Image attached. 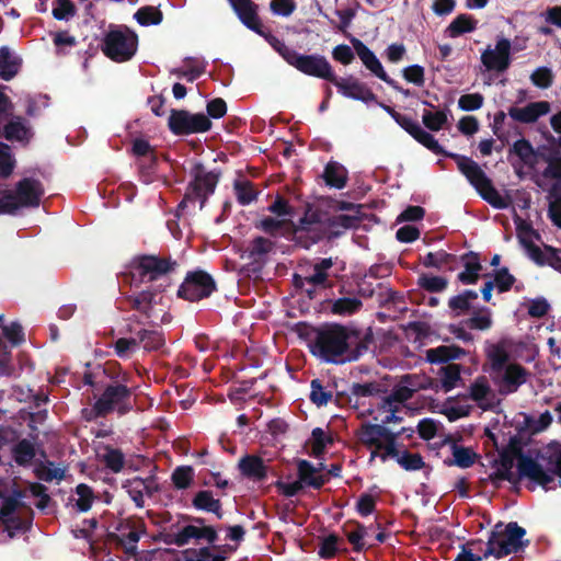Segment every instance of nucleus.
Here are the masks:
<instances>
[{
    "mask_svg": "<svg viewBox=\"0 0 561 561\" xmlns=\"http://www.w3.org/2000/svg\"><path fill=\"white\" fill-rule=\"evenodd\" d=\"M308 343L310 353L329 364L356 360L374 342L370 330L362 335L360 331L335 322L313 328Z\"/></svg>",
    "mask_w": 561,
    "mask_h": 561,
    "instance_id": "f257e3e1",
    "label": "nucleus"
},
{
    "mask_svg": "<svg viewBox=\"0 0 561 561\" xmlns=\"http://www.w3.org/2000/svg\"><path fill=\"white\" fill-rule=\"evenodd\" d=\"M413 138L431 150L433 153L444 156L454 160L460 173L467 181L476 188L479 195L488 202L492 207L504 209L507 203L494 187L491 179L485 174L481 167L467 156L455 152L446 151L428 131L424 130L422 126L413 136Z\"/></svg>",
    "mask_w": 561,
    "mask_h": 561,
    "instance_id": "f03ea898",
    "label": "nucleus"
},
{
    "mask_svg": "<svg viewBox=\"0 0 561 561\" xmlns=\"http://www.w3.org/2000/svg\"><path fill=\"white\" fill-rule=\"evenodd\" d=\"M102 373L110 382L104 386L103 392L92 405L88 421L105 417L116 411L119 415H125L133 410V389L128 387L130 375L123 371L119 364L107 363Z\"/></svg>",
    "mask_w": 561,
    "mask_h": 561,
    "instance_id": "7ed1b4c3",
    "label": "nucleus"
},
{
    "mask_svg": "<svg viewBox=\"0 0 561 561\" xmlns=\"http://www.w3.org/2000/svg\"><path fill=\"white\" fill-rule=\"evenodd\" d=\"M546 149V146L534 148L531 142L526 138H520L514 141L508 149V157L514 154L517 157L518 162H511L516 174L522 178V169L528 168L530 171H536L539 160L547 163V167L541 172V176L547 180L561 181V152L550 151L549 153L540 152V149Z\"/></svg>",
    "mask_w": 561,
    "mask_h": 561,
    "instance_id": "20e7f679",
    "label": "nucleus"
},
{
    "mask_svg": "<svg viewBox=\"0 0 561 561\" xmlns=\"http://www.w3.org/2000/svg\"><path fill=\"white\" fill-rule=\"evenodd\" d=\"M525 535V528L516 522H510L506 525L497 523L489 534L485 551L482 554H476V557L484 561L489 557L501 559L511 553L523 551L529 545V540H523Z\"/></svg>",
    "mask_w": 561,
    "mask_h": 561,
    "instance_id": "39448f33",
    "label": "nucleus"
},
{
    "mask_svg": "<svg viewBox=\"0 0 561 561\" xmlns=\"http://www.w3.org/2000/svg\"><path fill=\"white\" fill-rule=\"evenodd\" d=\"M178 262L171 257L142 254L133 259L129 271L121 274L124 284L138 288L141 284L152 283L173 272Z\"/></svg>",
    "mask_w": 561,
    "mask_h": 561,
    "instance_id": "423d86ee",
    "label": "nucleus"
},
{
    "mask_svg": "<svg viewBox=\"0 0 561 561\" xmlns=\"http://www.w3.org/2000/svg\"><path fill=\"white\" fill-rule=\"evenodd\" d=\"M517 472L519 478H527L545 490H552L556 485L554 476L561 478V445L552 449L548 456V470L530 456L519 453L517 456Z\"/></svg>",
    "mask_w": 561,
    "mask_h": 561,
    "instance_id": "0eeeda50",
    "label": "nucleus"
},
{
    "mask_svg": "<svg viewBox=\"0 0 561 561\" xmlns=\"http://www.w3.org/2000/svg\"><path fill=\"white\" fill-rule=\"evenodd\" d=\"M192 180L187 184L183 199L176 207V216L183 211L188 203L199 202V208L203 209L208 197L214 194L219 182V171H206L202 162H195L190 171Z\"/></svg>",
    "mask_w": 561,
    "mask_h": 561,
    "instance_id": "6e6552de",
    "label": "nucleus"
},
{
    "mask_svg": "<svg viewBox=\"0 0 561 561\" xmlns=\"http://www.w3.org/2000/svg\"><path fill=\"white\" fill-rule=\"evenodd\" d=\"M408 431L413 433V430L404 427L400 432H392L385 425L364 422L356 430L355 435L364 446L382 449L380 459L385 462L389 456H396L394 444L398 443L399 436Z\"/></svg>",
    "mask_w": 561,
    "mask_h": 561,
    "instance_id": "1a4fd4ad",
    "label": "nucleus"
},
{
    "mask_svg": "<svg viewBox=\"0 0 561 561\" xmlns=\"http://www.w3.org/2000/svg\"><path fill=\"white\" fill-rule=\"evenodd\" d=\"M22 493L15 492V495H1L0 494V522L3 525V530L8 533L10 538H13L16 533H25L32 526L33 512L28 510L26 516L16 514V510L23 506L20 501Z\"/></svg>",
    "mask_w": 561,
    "mask_h": 561,
    "instance_id": "9d476101",
    "label": "nucleus"
},
{
    "mask_svg": "<svg viewBox=\"0 0 561 561\" xmlns=\"http://www.w3.org/2000/svg\"><path fill=\"white\" fill-rule=\"evenodd\" d=\"M138 47V36L130 30L110 31L102 44L103 54L115 62H125L130 60Z\"/></svg>",
    "mask_w": 561,
    "mask_h": 561,
    "instance_id": "9b49d317",
    "label": "nucleus"
},
{
    "mask_svg": "<svg viewBox=\"0 0 561 561\" xmlns=\"http://www.w3.org/2000/svg\"><path fill=\"white\" fill-rule=\"evenodd\" d=\"M217 290L214 277L203 270L188 271L178 289V297L196 302L208 298Z\"/></svg>",
    "mask_w": 561,
    "mask_h": 561,
    "instance_id": "f8f14e48",
    "label": "nucleus"
},
{
    "mask_svg": "<svg viewBox=\"0 0 561 561\" xmlns=\"http://www.w3.org/2000/svg\"><path fill=\"white\" fill-rule=\"evenodd\" d=\"M213 123L204 113H191L187 110L172 108L168 127L175 136L202 134L211 129Z\"/></svg>",
    "mask_w": 561,
    "mask_h": 561,
    "instance_id": "ddd939ff",
    "label": "nucleus"
},
{
    "mask_svg": "<svg viewBox=\"0 0 561 561\" xmlns=\"http://www.w3.org/2000/svg\"><path fill=\"white\" fill-rule=\"evenodd\" d=\"M288 65L293 66L304 75L323 79L329 82H332L335 77V72L331 64L322 55H301L296 50L288 61Z\"/></svg>",
    "mask_w": 561,
    "mask_h": 561,
    "instance_id": "4468645a",
    "label": "nucleus"
},
{
    "mask_svg": "<svg viewBox=\"0 0 561 561\" xmlns=\"http://www.w3.org/2000/svg\"><path fill=\"white\" fill-rule=\"evenodd\" d=\"M331 83L337 88L339 93L344 98L360 101L366 104L377 102V95L374 91L365 82L354 76L339 78L335 75Z\"/></svg>",
    "mask_w": 561,
    "mask_h": 561,
    "instance_id": "2eb2a0df",
    "label": "nucleus"
},
{
    "mask_svg": "<svg viewBox=\"0 0 561 561\" xmlns=\"http://www.w3.org/2000/svg\"><path fill=\"white\" fill-rule=\"evenodd\" d=\"M529 371L517 363L508 364L501 373L491 378L499 386L500 393L516 392L527 381Z\"/></svg>",
    "mask_w": 561,
    "mask_h": 561,
    "instance_id": "dca6fc26",
    "label": "nucleus"
},
{
    "mask_svg": "<svg viewBox=\"0 0 561 561\" xmlns=\"http://www.w3.org/2000/svg\"><path fill=\"white\" fill-rule=\"evenodd\" d=\"M481 61L488 70L505 71L511 65V42L501 38L496 42L495 49H486L481 55Z\"/></svg>",
    "mask_w": 561,
    "mask_h": 561,
    "instance_id": "f3484780",
    "label": "nucleus"
},
{
    "mask_svg": "<svg viewBox=\"0 0 561 561\" xmlns=\"http://www.w3.org/2000/svg\"><path fill=\"white\" fill-rule=\"evenodd\" d=\"M43 195V184L36 179L24 178L16 183L15 196L22 207H37Z\"/></svg>",
    "mask_w": 561,
    "mask_h": 561,
    "instance_id": "a211bd4d",
    "label": "nucleus"
},
{
    "mask_svg": "<svg viewBox=\"0 0 561 561\" xmlns=\"http://www.w3.org/2000/svg\"><path fill=\"white\" fill-rule=\"evenodd\" d=\"M289 232V239L294 241L295 245L306 250L319 243L328 234L325 229L306 225L300 226L296 222H290Z\"/></svg>",
    "mask_w": 561,
    "mask_h": 561,
    "instance_id": "6ab92c4d",
    "label": "nucleus"
},
{
    "mask_svg": "<svg viewBox=\"0 0 561 561\" xmlns=\"http://www.w3.org/2000/svg\"><path fill=\"white\" fill-rule=\"evenodd\" d=\"M119 534H111L110 538L112 541L124 548V552L130 557H134L138 552L137 543L141 537V534L145 533V526L136 527L130 524H119L117 527Z\"/></svg>",
    "mask_w": 561,
    "mask_h": 561,
    "instance_id": "aec40b11",
    "label": "nucleus"
},
{
    "mask_svg": "<svg viewBox=\"0 0 561 561\" xmlns=\"http://www.w3.org/2000/svg\"><path fill=\"white\" fill-rule=\"evenodd\" d=\"M160 291L161 289L147 288L137 294L125 296V301L131 310L140 312L146 319L152 321L154 318L153 309L158 304L157 296Z\"/></svg>",
    "mask_w": 561,
    "mask_h": 561,
    "instance_id": "412c9836",
    "label": "nucleus"
},
{
    "mask_svg": "<svg viewBox=\"0 0 561 561\" xmlns=\"http://www.w3.org/2000/svg\"><path fill=\"white\" fill-rule=\"evenodd\" d=\"M414 379L413 375L402 376L400 382L392 388L391 392L381 399L380 408L399 407V404L411 399L416 391Z\"/></svg>",
    "mask_w": 561,
    "mask_h": 561,
    "instance_id": "4be33fe9",
    "label": "nucleus"
},
{
    "mask_svg": "<svg viewBox=\"0 0 561 561\" xmlns=\"http://www.w3.org/2000/svg\"><path fill=\"white\" fill-rule=\"evenodd\" d=\"M351 43L364 66L383 82H389V76L375 53L356 37H353Z\"/></svg>",
    "mask_w": 561,
    "mask_h": 561,
    "instance_id": "5701e85b",
    "label": "nucleus"
},
{
    "mask_svg": "<svg viewBox=\"0 0 561 561\" xmlns=\"http://www.w3.org/2000/svg\"><path fill=\"white\" fill-rule=\"evenodd\" d=\"M239 20L251 31L261 32L257 5L252 0H228Z\"/></svg>",
    "mask_w": 561,
    "mask_h": 561,
    "instance_id": "b1692460",
    "label": "nucleus"
},
{
    "mask_svg": "<svg viewBox=\"0 0 561 561\" xmlns=\"http://www.w3.org/2000/svg\"><path fill=\"white\" fill-rule=\"evenodd\" d=\"M550 103L547 101L531 102L524 107L511 106L508 115L516 122L524 124L535 123L540 116L548 114Z\"/></svg>",
    "mask_w": 561,
    "mask_h": 561,
    "instance_id": "393cba45",
    "label": "nucleus"
},
{
    "mask_svg": "<svg viewBox=\"0 0 561 561\" xmlns=\"http://www.w3.org/2000/svg\"><path fill=\"white\" fill-rule=\"evenodd\" d=\"M297 477L304 488L308 486L314 490H320L329 482L328 474L319 473V469L306 459L297 461Z\"/></svg>",
    "mask_w": 561,
    "mask_h": 561,
    "instance_id": "a878e982",
    "label": "nucleus"
},
{
    "mask_svg": "<svg viewBox=\"0 0 561 561\" xmlns=\"http://www.w3.org/2000/svg\"><path fill=\"white\" fill-rule=\"evenodd\" d=\"M240 473L250 480L262 482L267 479L268 468L256 455H245L238 462Z\"/></svg>",
    "mask_w": 561,
    "mask_h": 561,
    "instance_id": "bb28decb",
    "label": "nucleus"
},
{
    "mask_svg": "<svg viewBox=\"0 0 561 561\" xmlns=\"http://www.w3.org/2000/svg\"><path fill=\"white\" fill-rule=\"evenodd\" d=\"M334 265L332 257L320 259L317 263L311 266V273L306 275L304 279H307L308 286L330 288L332 282L329 279V271Z\"/></svg>",
    "mask_w": 561,
    "mask_h": 561,
    "instance_id": "cd10ccee",
    "label": "nucleus"
},
{
    "mask_svg": "<svg viewBox=\"0 0 561 561\" xmlns=\"http://www.w3.org/2000/svg\"><path fill=\"white\" fill-rule=\"evenodd\" d=\"M460 259L463 263L465 270L458 274V280L463 285L476 284L479 280L480 272L482 271L479 254L470 251L462 254Z\"/></svg>",
    "mask_w": 561,
    "mask_h": 561,
    "instance_id": "c85d7f7f",
    "label": "nucleus"
},
{
    "mask_svg": "<svg viewBox=\"0 0 561 561\" xmlns=\"http://www.w3.org/2000/svg\"><path fill=\"white\" fill-rule=\"evenodd\" d=\"M488 363L490 365V377L501 373L510 363V354L506 351L504 342L489 344L485 350Z\"/></svg>",
    "mask_w": 561,
    "mask_h": 561,
    "instance_id": "c756f323",
    "label": "nucleus"
},
{
    "mask_svg": "<svg viewBox=\"0 0 561 561\" xmlns=\"http://www.w3.org/2000/svg\"><path fill=\"white\" fill-rule=\"evenodd\" d=\"M467 352L458 345H439L426 351V359L431 364H451L450 360L459 359Z\"/></svg>",
    "mask_w": 561,
    "mask_h": 561,
    "instance_id": "7c9ffc66",
    "label": "nucleus"
},
{
    "mask_svg": "<svg viewBox=\"0 0 561 561\" xmlns=\"http://www.w3.org/2000/svg\"><path fill=\"white\" fill-rule=\"evenodd\" d=\"M192 505L197 511L213 513L218 519L224 516L222 504L219 499H215L209 490H202L195 493L192 499Z\"/></svg>",
    "mask_w": 561,
    "mask_h": 561,
    "instance_id": "2f4dec72",
    "label": "nucleus"
},
{
    "mask_svg": "<svg viewBox=\"0 0 561 561\" xmlns=\"http://www.w3.org/2000/svg\"><path fill=\"white\" fill-rule=\"evenodd\" d=\"M322 178L328 186L342 190L346 186L348 173L341 163L329 161L324 167Z\"/></svg>",
    "mask_w": 561,
    "mask_h": 561,
    "instance_id": "473e14b6",
    "label": "nucleus"
},
{
    "mask_svg": "<svg viewBox=\"0 0 561 561\" xmlns=\"http://www.w3.org/2000/svg\"><path fill=\"white\" fill-rule=\"evenodd\" d=\"M461 369L462 366L455 363L439 367L437 370V383H439V387L444 392L451 391L457 386L458 381L461 380ZM436 387H438V385H436Z\"/></svg>",
    "mask_w": 561,
    "mask_h": 561,
    "instance_id": "72a5a7b5",
    "label": "nucleus"
},
{
    "mask_svg": "<svg viewBox=\"0 0 561 561\" xmlns=\"http://www.w3.org/2000/svg\"><path fill=\"white\" fill-rule=\"evenodd\" d=\"M291 219H278L274 217H264L260 221L255 222V228L262 230L271 237L283 236L289 238V227Z\"/></svg>",
    "mask_w": 561,
    "mask_h": 561,
    "instance_id": "f704fd0d",
    "label": "nucleus"
},
{
    "mask_svg": "<svg viewBox=\"0 0 561 561\" xmlns=\"http://www.w3.org/2000/svg\"><path fill=\"white\" fill-rule=\"evenodd\" d=\"M22 65L21 58L13 56L8 46L0 47V79L10 81L13 79Z\"/></svg>",
    "mask_w": 561,
    "mask_h": 561,
    "instance_id": "c9c22d12",
    "label": "nucleus"
},
{
    "mask_svg": "<svg viewBox=\"0 0 561 561\" xmlns=\"http://www.w3.org/2000/svg\"><path fill=\"white\" fill-rule=\"evenodd\" d=\"M183 537L185 539V545H187L192 539H196L205 540L209 545L214 546L218 539V534L216 528L213 526L186 525L183 527Z\"/></svg>",
    "mask_w": 561,
    "mask_h": 561,
    "instance_id": "e433bc0d",
    "label": "nucleus"
},
{
    "mask_svg": "<svg viewBox=\"0 0 561 561\" xmlns=\"http://www.w3.org/2000/svg\"><path fill=\"white\" fill-rule=\"evenodd\" d=\"M514 466L513 459L508 456H502L500 461V468L489 476L490 481L495 486H499L500 481H508L510 483L517 485L522 478L515 476L512 471Z\"/></svg>",
    "mask_w": 561,
    "mask_h": 561,
    "instance_id": "4c0bfd02",
    "label": "nucleus"
},
{
    "mask_svg": "<svg viewBox=\"0 0 561 561\" xmlns=\"http://www.w3.org/2000/svg\"><path fill=\"white\" fill-rule=\"evenodd\" d=\"M275 243L265 237H255L248 245L245 252L252 262H262L273 251Z\"/></svg>",
    "mask_w": 561,
    "mask_h": 561,
    "instance_id": "58836bf2",
    "label": "nucleus"
},
{
    "mask_svg": "<svg viewBox=\"0 0 561 561\" xmlns=\"http://www.w3.org/2000/svg\"><path fill=\"white\" fill-rule=\"evenodd\" d=\"M396 456H389V458H393L397 462L407 471H417L425 467V462L423 457L415 453H410L409 450L400 451L398 448V444H394Z\"/></svg>",
    "mask_w": 561,
    "mask_h": 561,
    "instance_id": "ea45409f",
    "label": "nucleus"
},
{
    "mask_svg": "<svg viewBox=\"0 0 561 561\" xmlns=\"http://www.w3.org/2000/svg\"><path fill=\"white\" fill-rule=\"evenodd\" d=\"M451 451L453 459L445 460L447 466L469 468L476 462L477 454L471 448L453 443Z\"/></svg>",
    "mask_w": 561,
    "mask_h": 561,
    "instance_id": "a19ab883",
    "label": "nucleus"
},
{
    "mask_svg": "<svg viewBox=\"0 0 561 561\" xmlns=\"http://www.w3.org/2000/svg\"><path fill=\"white\" fill-rule=\"evenodd\" d=\"M3 136L9 141L28 140L30 128L26 126L24 118L15 116L4 126Z\"/></svg>",
    "mask_w": 561,
    "mask_h": 561,
    "instance_id": "79ce46f5",
    "label": "nucleus"
},
{
    "mask_svg": "<svg viewBox=\"0 0 561 561\" xmlns=\"http://www.w3.org/2000/svg\"><path fill=\"white\" fill-rule=\"evenodd\" d=\"M12 458L19 466H28L36 456L35 446L26 438L19 440L12 447Z\"/></svg>",
    "mask_w": 561,
    "mask_h": 561,
    "instance_id": "37998d69",
    "label": "nucleus"
},
{
    "mask_svg": "<svg viewBox=\"0 0 561 561\" xmlns=\"http://www.w3.org/2000/svg\"><path fill=\"white\" fill-rule=\"evenodd\" d=\"M478 21L469 14L457 15L447 27L450 37H458L465 33L473 32L477 28Z\"/></svg>",
    "mask_w": 561,
    "mask_h": 561,
    "instance_id": "c03bdc74",
    "label": "nucleus"
},
{
    "mask_svg": "<svg viewBox=\"0 0 561 561\" xmlns=\"http://www.w3.org/2000/svg\"><path fill=\"white\" fill-rule=\"evenodd\" d=\"M139 344L147 352L158 351L164 345V336L161 331L141 329L136 334Z\"/></svg>",
    "mask_w": 561,
    "mask_h": 561,
    "instance_id": "a18cd8bd",
    "label": "nucleus"
},
{
    "mask_svg": "<svg viewBox=\"0 0 561 561\" xmlns=\"http://www.w3.org/2000/svg\"><path fill=\"white\" fill-rule=\"evenodd\" d=\"M359 217L345 214L327 217L328 230H331V234L333 237H337L342 233V231L335 229L356 228L359 225Z\"/></svg>",
    "mask_w": 561,
    "mask_h": 561,
    "instance_id": "49530a36",
    "label": "nucleus"
},
{
    "mask_svg": "<svg viewBox=\"0 0 561 561\" xmlns=\"http://www.w3.org/2000/svg\"><path fill=\"white\" fill-rule=\"evenodd\" d=\"M363 304L356 297H342L332 302L331 311L337 316H351L360 310Z\"/></svg>",
    "mask_w": 561,
    "mask_h": 561,
    "instance_id": "de8ad7c7",
    "label": "nucleus"
},
{
    "mask_svg": "<svg viewBox=\"0 0 561 561\" xmlns=\"http://www.w3.org/2000/svg\"><path fill=\"white\" fill-rule=\"evenodd\" d=\"M462 324L470 330H489L493 324L490 309L483 307L479 312H474L470 318L463 320Z\"/></svg>",
    "mask_w": 561,
    "mask_h": 561,
    "instance_id": "09e8293b",
    "label": "nucleus"
},
{
    "mask_svg": "<svg viewBox=\"0 0 561 561\" xmlns=\"http://www.w3.org/2000/svg\"><path fill=\"white\" fill-rule=\"evenodd\" d=\"M456 261L457 256L455 254L448 253L444 250H439L437 252H428L423 257L422 263L425 267H434L440 270L444 266L455 263Z\"/></svg>",
    "mask_w": 561,
    "mask_h": 561,
    "instance_id": "8fccbe9b",
    "label": "nucleus"
},
{
    "mask_svg": "<svg viewBox=\"0 0 561 561\" xmlns=\"http://www.w3.org/2000/svg\"><path fill=\"white\" fill-rule=\"evenodd\" d=\"M237 201L240 205L245 206L251 204L257 198V192L255 191L252 182L249 180L236 181L233 184Z\"/></svg>",
    "mask_w": 561,
    "mask_h": 561,
    "instance_id": "3c124183",
    "label": "nucleus"
},
{
    "mask_svg": "<svg viewBox=\"0 0 561 561\" xmlns=\"http://www.w3.org/2000/svg\"><path fill=\"white\" fill-rule=\"evenodd\" d=\"M134 18L144 26L158 25L162 22L163 13L158 8L146 5L138 9Z\"/></svg>",
    "mask_w": 561,
    "mask_h": 561,
    "instance_id": "603ef678",
    "label": "nucleus"
},
{
    "mask_svg": "<svg viewBox=\"0 0 561 561\" xmlns=\"http://www.w3.org/2000/svg\"><path fill=\"white\" fill-rule=\"evenodd\" d=\"M193 480L194 470L191 466H179L171 474V481L178 490L188 489L193 483Z\"/></svg>",
    "mask_w": 561,
    "mask_h": 561,
    "instance_id": "864d4df0",
    "label": "nucleus"
},
{
    "mask_svg": "<svg viewBox=\"0 0 561 561\" xmlns=\"http://www.w3.org/2000/svg\"><path fill=\"white\" fill-rule=\"evenodd\" d=\"M333 443L331 435L325 434L321 427H316L311 432V455L316 458L324 454L325 447Z\"/></svg>",
    "mask_w": 561,
    "mask_h": 561,
    "instance_id": "5fc2aeb1",
    "label": "nucleus"
},
{
    "mask_svg": "<svg viewBox=\"0 0 561 561\" xmlns=\"http://www.w3.org/2000/svg\"><path fill=\"white\" fill-rule=\"evenodd\" d=\"M417 285L428 293H442L448 286L447 278L431 274H422L417 279Z\"/></svg>",
    "mask_w": 561,
    "mask_h": 561,
    "instance_id": "6e6d98bb",
    "label": "nucleus"
},
{
    "mask_svg": "<svg viewBox=\"0 0 561 561\" xmlns=\"http://www.w3.org/2000/svg\"><path fill=\"white\" fill-rule=\"evenodd\" d=\"M310 401L317 407H322L328 404V402L332 399V391L327 390L320 379H312L310 383Z\"/></svg>",
    "mask_w": 561,
    "mask_h": 561,
    "instance_id": "4d7b16f0",
    "label": "nucleus"
},
{
    "mask_svg": "<svg viewBox=\"0 0 561 561\" xmlns=\"http://www.w3.org/2000/svg\"><path fill=\"white\" fill-rule=\"evenodd\" d=\"M341 541L342 539L335 534H330L321 539L318 549L319 557L325 560L334 558L339 551V543Z\"/></svg>",
    "mask_w": 561,
    "mask_h": 561,
    "instance_id": "13d9d810",
    "label": "nucleus"
},
{
    "mask_svg": "<svg viewBox=\"0 0 561 561\" xmlns=\"http://www.w3.org/2000/svg\"><path fill=\"white\" fill-rule=\"evenodd\" d=\"M257 34L263 36L267 41V43L273 47V49L275 51H277L284 58V60L288 64L291 56L296 51L294 48L287 46L282 39H279L275 35H273L271 33H265L262 24H261V32Z\"/></svg>",
    "mask_w": 561,
    "mask_h": 561,
    "instance_id": "bf43d9fd",
    "label": "nucleus"
},
{
    "mask_svg": "<svg viewBox=\"0 0 561 561\" xmlns=\"http://www.w3.org/2000/svg\"><path fill=\"white\" fill-rule=\"evenodd\" d=\"M353 525L354 529L346 530V528H344V533L348 542L353 546V551L362 552L365 549L364 538L367 530L366 527L358 522H355Z\"/></svg>",
    "mask_w": 561,
    "mask_h": 561,
    "instance_id": "052dcab7",
    "label": "nucleus"
},
{
    "mask_svg": "<svg viewBox=\"0 0 561 561\" xmlns=\"http://www.w3.org/2000/svg\"><path fill=\"white\" fill-rule=\"evenodd\" d=\"M351 392H352V394H354L356 397L365 398V397L379 396L381 393H386L387 390L381 383H379L377 381L365 382V383L354 382L351 387Z\"/></svg>",
    "mask_w": 561,
    "mask_h": 561,
    "instance_id": "680f3d73",
    "label": "nucleus"
},
{
    "mask_svg": "<svg viewBox=\"0 0 561 561\" xmlns=\"http://www.w3.org/2000/svg\"><path fill=\"white\" fill-rule=\"evenodd\" d=\"M103 461L111 471L118 473L124 469L125 457L121 449L107 447Z\"/></svg>",
    "mask_w": 561,
    "mask_h": 561,
    "instance_id": "e2e57ef3",
    "label": "nucleus"
},
{
    "mask_svg": "<svg viewBox=\"0 0 561 561\" xmlns=\"http://www.w3.org/2000/svg\"><path fill=\"white\" fill-rule=\"evenodd\" d=\"M77 12L76 5L71 0H54L53 16L59 21H68L75 16Z\"/></svg>",
    "mask_w": 561,
    "mask_h": 561,
    "instance_id": "0e129e2a",
    "label": "nucleus"
},
{
    "mask_svg": "<svg viewBox=\"0 0 561 561\" xmlns=\"http://www.w3.org/2000/svg\"><path fill=\"white\" fill-rule=\"evenodd\" d=\"M551 193L557 196L556 201L550 203L548 216L554 226L561 228V181L553 184Z\"/></svg>",
    "mask_w": 561,
    "mask_h": 561,
    "instance_id": "69168bd1",
    "label": "nucleus"
},
{
    "mask_svg": "<svg viewBox=\"0 0 561 561\" xmlns=\"http://www.w3.org/2000/svg\"><path fill=\"white\" fill-rule=\"evenodd\" d=\"M422 119L423 124L432 131L440 130L448 121L446 111H424Z\"/></svg>",
    "mask_w": 561,
    "mask_h": 561,
    "instance_id": "338daca9",
    "label": "nucleus"
},
{
    "mask_svg": "<svg viewBox=\"0 0 561 561\" xmlns=\"http://www.w3.org/2000/svg\"><path fill=\"white\" fill-rule=\"evenodd\" d=\"M491 282H494V286L497 288L499 293H506L512 288L516 278L510 273L507 267H501L494 271Z\"/></svg>",
    "mask_w": 561,
    "mask_h": 561,
    "instance_id": "774afa93",
    "label": "nucleus"
}]
</instances>
